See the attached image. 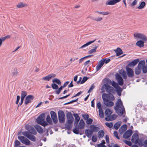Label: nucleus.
I'll return each mask as SVG.
<instances>
[{"instance_id":"obj_1","label":"nucleus","mask_w":147,"mask_h":147,"mask_svg":"<svg viewBox=\"0 0 147 147\" xmlns=\"http://www.w3.org/2000/svg\"><path fill=\"white\" fill-rule=\"evenodd\" d=\"M116 106L115 109L117 114L119 116H122L125 111L124 110V108L123 105L120 99H118L116 103Z\"/></svg>"},{"instance_id":"obj_2","label":"nucleus","mask_w":147,"mask_h":147,"mask_svg":"<svg viewBox=\"0 0 147 147\" xmlns=\"http://www.w3.org/2000/svg\"><path fill=\"white\" fill-rule=\"evenodd\" d=\"M45 113H43L38 117L36 121L38 123L45 127L48 125V123L45 121Z\"/></svg>"},{"instance_id":"obj_3","label":"nucleus","mask_w":147,"mask_h":147,"mask_svg":"<svg viewBox=\"0 0 147 147\" xmlns=\"http://www.w3.org/2000/svg\"><path fill=\"white\" fill-rule=\"evenodd\" d=\"M102 92H105L106 91L108 93H114L115 92V90L113 88L110 86L108 83H106L102 86L101 88Z\"/></svg>"},{"instance_id":"obj_4","label":"nucleus","mask_w":147,"mask_h":147,"mask_svg":"<svg viewBox=\"0 0 147 147\" xmlns=\"http://www.w3.org/2000/svg\"><path fill=\"white\" fill-rule=\"evenodd\" d=\"M145 64V61L144 60L140 61L137 67L135 68V72L136 75L139 74L141 72L142 67Z\"/></svg>"},{"instance_id":"obj_5","label":"nucleus","mask_w":147,"mask_h":147,"mask_svg":"<svg viewBox=\"0 0 147 147\" xmlns=\"http://www.w3.org/2000/svg\"><path fill=\"white\" fill-rule=\"evenodd\" d=\"M134 36L135 39L138 38L144 41H147V37L146 36L142 33L137 32L134 33Z\"/></svg>"},{"instance_id":"obj_6","label":"nucleus","mask_w":147,"mask_h":147,"mask_svg":"<svg viewBox=\"0 0 147 147\" xmlns=\"http://www.w3.org/2000/svg\"><path fill=\"white\" fill-rule=\"evenodd\" d=\"M112 85L113 86L115 89L117 93L119 96L121 95V92L122 91V89L119 86V85L122 86L123 83H111Z\"/></svg>"},{"instance_id":"obj_7","label":"nucleus","mask_w":147,"mask_h":147,"mask_svg":"<svg viewBox=\"0 0 147 147\" xmlns=\"http://www.w3.org/2000/svg\"><path fill=\"white\" fill-rule=\"evenodd\" d=\"M18 139L21 142L26 145H29L30 144V141L27 138L22 136H18Z\"/></svg>"},{"instance_id":"obj_8","label":"nucleus","mask_w":147,"mask_h":147,"mask_svg":"<svg viewBox=\"0 0 147 147\" xmlns=\"http://www.w3.org/2000/svg\"><path fill=\"white\" fill-rule=\"evenodd\" d=\"M58 116L59 122L61 123L64 122L65 119L64 113L61 111H59L58 112Z\"/></svg>"},{"instance_id":"obj_9","label":"nucleus","mask_w":147,"mask_h":147,"mask_svg":"<svg viewBox=\"0 0 147 147\" xmlns=\"http://www.w3.org/2000/svg\"><path fill=\"white\" fill-rule=\"evenodd\" d=\"M67 120V123L69 124H71L74 121V119L71 113L68 112L66 115Z\"/></svg>"},{"instance_id":"obj_10","label":"nucleus","mask_w":147,"mask_h":147,"mask_svg":"<svg viewBox=\"0 0 147 147\" xmlns=\"http://www.w3.org/2000/svg\"><path fill=\"white\" fill-rule=\"evenodd\" d=\"M50 114L53 122L54 123H56L58 121L56 113L54 111H52L50 112Z\"/></svg>"},{"instance_id":"obj_11","label":"nucleus","mask_w":147,"mask_h":147,"mask_svg":"<svg viewBox=\"0 0 147 147\" xmlns=\"http://www.w3.org/2000/svg\"><path fill=\"white\" fill-rule=\"evenodd\" d=\"M121 0H109L106 2V5H114L116 3L120 2Z\"/></svg>"},{"instance_id":"obj_12","label":"nucleus","mask_w":147,"mask_h":147,"mask_svg":"<svg viewBox=\"0 0 147 147\" xmlns=\"http://www.w3.org/2000/svg\"><path fill=\"white\" fill-rule=\"evenodd\" d=\"M56 76L55 74H50L48 76L43 78L42 79L44 80H47L49 81L52 78L55 77Z\"/></svg>"},{"instance_id":"obj_13","label":"nucleus","mask_w":147,"mask_h":147,"mask_svg":"<svg viewBox=\"0 0 147 147\" xmlns=\"http://www.w3.org/2000/svg\"><path fill=\"white\" fill-rule=\"evenodd\" d=\"M139 137L137 134H134L132 137L131 141L133 143L135 144L137 143L138 141Z\"/></svg>"},{"instance_id":"obj_14","label":"nucleus","mask_w":147,"mask_h":147,"mask_svg":"<svg viewBox=\"0 0 147 147\" xmlns=\"http://www.w3.org/2000/svg\"><path fill=\"white\" fill-rule=\"evenodd\" d=\"M126 70L127 76L131 78L134 76V71L131 68H126Z\"/></svg>"},{"instance_id":"obj_15","label":"nucleus","mask_w":147,"mask_h":147,"mask_svg":"<svg viewBox=\"0 0 147 147\" xmlns=\"http://www.w3.org/2000/svg\"><path fill=\"white\" fill-rule=\"evenodd\" d=\"M33 96L31 95H28L26 98L24 103L25 104H27L31 101L33 99Z\"/></svg>"},{"instance_id":"obj_16","label":"nucleus","mask_w":147,"mask_h":147,"mask_svg":"<svg viewBox=\"0 0 147 147\" xmlns=\"http://www.w3.org/2000/svg\"><path fill=\"white\" fill-rule=\"evenodd\" d=\"M104 63V61L100 60L99 61L98 65L96 67V70L97 71L99 70L101 67L103 66Z\"/></svg>"},{"instance_id":"obj_17","label":"nucleus","mask_w":147,"mask_h":147,"mask_svg":"<svg viewBox=\"0 0 147 147\" xmlns=\"http://www.w3.org/2000/svg\"><path fill=\"white\" fill-rule=\"evenodd\" d=\"M132 134V131L131 130H129L127 131L123 135V138H127L130 137Z\"/></svg>"},{"instance_id":"obj_18","label":"nucleus","mask_w":147,"mask_h":147,"mask_svg":"<svg viewBox=\"0 0 147 147\" xmlns=\"http://www.w3.org/2000/svg\"><path fill=\"white\" fill-rule=\"evenodd\" d=\"M26 128L30 133L34 135H36V132L35 129L31 126H28V127L26 126Z\"/></svg>"},{"instance_id":"obj_19","label":"nucleus","mask_w":147,"mask_h":147,"mask_svg":"<svg viewBox=\"0 0 147 147\" xmlns=\"http://www.w3.org/2000/svg\"><path fill=\"white\" fill-rule=\"evenodd\" d=\"M115 78L118 83H123V80L121 76L118 74H115Z\"/></svg>"},{"instance_id":"obj_20","label":"nucleus","mask_w":147,"mask_h":147,"mask_svg":"<svg viewBox=\"0 0 147 147\" xmlns=\"http://www.w3.org/2000/svg\"><path fill=\"white\" fill-rule=\"evenodd\" d=\"M27 95V93L25 91H23L22 92L21 94V100L20 103H19V105H21L23 103L24 99L25 97Z\"/></svg>"},{"instance_id":"obj_21","label":"nucleus","mask_w":147,"mask_h":147,"mask_svg":"<svg viewBox=\"0 0 147 147\" xmlns=\"http://www.w3.org/2000/svg\"><path fill=\"white\" fill-rule=\"evenodd\" d=\"M117 117L116 115H113L110 117H106L105 120L107 121H110L115 119Z\"/></svg>"},{"instance_id":"obj_22","label":"nucleus","mask_w":147,"mask_h":147,"mask_svg":"<svg viewBox=\"0 0 147 147\" xmlns=\"http://www.w3.org/2000/svg\"><path fill=\"white\" fill-rule=\"evenodd\" d=\"M90 128L92 131L94 132H97L99 129V128L98 127H96L95 125H91L90 126Z\"/></svg>"},{"instance_id":"obj_23","label":"nucleus","mask_w":147,"mask_h":147,"mask_svg":"<svg viewBox=\"0 0 147 147\" xmlns=\"http://www.w3.org/2000/svg\"><path fill=\"white\" fill-rule=\"evenodd\" d=\"M144 41L142 40H138L136 44L137 46L140 48L143 47L144 46Z\"/></svg>"},{"instance_id":"obj_24","label":"nucleus","mask_w":147,"mask_h":147,"mask_svg":"<svg viewBox=\"0 0 147 147\" xmlns=\"http://www.w3.org/2000/svg\"><path fill=\"white\" fill-rule=\"evenodd\" d=\"M85 133L86 135L88 138H90L93 133V131L91 129H86L85 131Z\"/></svg>"},{"instance_id":"obj_25","label":"nucleus","mask_w":147,"mask_h":147,"mask_svg":"<svg viewBox=\"0 0 147 147\" xmlns=\"http://www.w3.org/2000/svg\"><path fill=\"white\" fill-rule=\"evenodd\" d=\"M127 128V126L126 125H123L119 129V131L120 134H122L125 130H126Z\"/></svg>"},{"instance_id":"obj_26","label":"nucleus","mask_w":147,"mask_h":147,"mask_svg":"<svg viewBox=\"0 0 147 147\" xmlns=\"http://www.w3.org/2000/svg\"><path fill=\"white\" fill-rule=\"evenodd\" d=\"M139 61V59H135L129 63L128 64V65L129 66H131V65L134 66L137 64Z\"/></svg>"},{"instance_id":"obj_27","label":"nucleus","mask_w":147,"mask_h":147,"mask_svg":"<svg viewBox=\"0 0 147 147\" xmlns=\"http://www.w3.org/2000/svg\"><path fill=\"white\" fill-rule=\"evenodd\" d=\"M74 116L75 118L74 124L76 125H77L79 121L80 120V117L77 114H74Z\"/></svg>"},{"instance_id":"obj_28","label":"nucleus","mask_w":147,"mask_h":147,"mask_svg":"<svg viewBox=\"0 0 147 147\" xmlns=\"http://www.w3.org/2000/svg\"><path fill=\"white\" fill-rule=\"evenodd\" d=\"M35 128L40 133H42L43 132V130L42 127L38 125H36L34 126Z\"/></svg>"},{"instance_id":"obj_29","label":"nucleus","mask_w":147,"mask_h":147,"mask_svg":"<svg viewBox=\"0 0 147 147\" xmlns=\"http://www.w3.org/2000/svg\"><path fill=\"white\" fill-rule=\"evenodd\" d=\"M117 56H119L123 53V51L119 48H117L116 50H114Z\"/></svg>"},{"instance_id":"obj_30","label":"nucleus","mask_w":147,"mask_h":147,"mask_svg":"<svg viewBox=\"0 0 147 147\" xmlns=\"http://www.w3.org/2000/svg\"><path fill=\"white\" fill-rule=\"evenodd\" d=\"M85 126V123L83 119H81L78 125V128L80 129L83 128Z\"/></svg>"},{"instance_id":"obj_31","label":"nucleus","mask_w":147,"mask_h":147,"mask_svg":"<svg viewBox=\"0 0 147 147\" xmlns=\"http://www.w3.org/2000/svg\"><path fill=\"white\" fill-rule=\"evenodd\" d=\"M104 103L106 105L109 107L112 106L114 105L113 102L109 100L106 101H105V102H104Z\"/></svg>"},{"instance_id":"obj_32","label":"nucleus","mask_w":147,"mask_h":147,"mask_svg":"<svg viewBox=\"0 0 147 147\" xmlns=\"http://www.w3.org/2000/svg\"><path fill=\"white\" fill-rule=\"evenodd\" d=\"M102 98L104 102L108 100H109V95L106 93H103L102 95Z\"/></svg>"},{"instance_id":"obj_33","label":"nucleus","mask_w":147,"mask_h":147,"mask_svg":"<svg viewBox=\"0 0 147 147\" xmlns=\"http://www.w3.org/2000/svg\"><path fill=\"white\" fill-rule=\"evenodd\" d=\"M98 47V45L96 46V45H95L93 49L89 51H88V53L89 54H91L96 52V50Z\"/></svg>"},{"instance_id":"obj_34","label":"nucleus","mask_w":147,"mask_h":147,"mask_svg":"<svg viewBox=\"0 0 147 147\" xmlns=\"http://www.w3.org/2000/svg\"><path fill=\"white\" fill-rule=\"evenodd\" d=\"M112 113V111L110 109H106L105 111V115L107 117H109V116Z\"/></svg>"},{"instance_id":"obj_35","label":"nucleus","mask_w":147,"mask_h":147,"mask_svg":"<svg viewBox=\"0 0 147 147\" xmlns=\"http://www.w3.org/2000/svg\"><path fill=\"white\" fill-rule=\"evenodd\" d=\"M95 40H93V41H90L88 42L86 44H85L84 45H82V46L80 47V49H82L84 47H85L88 46L90 45L91 44L93 43L95 41Z\"/></svg>"},{"instance_id":"obj_36","label":"nucleus","mask_w":147,"mask_h":147,"mask_svg":"<svg viewBox=\"0 0 147 147\" xmlns=\"http://www.w3.org/2000/svg\"><path fill=\"white\" fill-rule=\"evenodd\" d=\"M104 133L102 130L100 131L98 133V137L99 138H100L104 136Z\"/></svg>"},{"instance_id":"obj_37","label":"nucleus","mask_w":147,"mask_h":147,"mask_svg":"<svg viewBox=\"0 0 147 147\" xmlns=\"http://www.w3.org/2000/svg\"><path fill=\"white\" fill-rule=\"evenodd\" d=\"M121 124V121H119L117 122L114 125V128L116 129H117L119 128L120 127Z\"/></svg>"},{"instance_id":"obj_38","label":"nucleus","mask_w":147,"mask_h":147,"mask_svg":"<svg viewBox=\"0 0 147 147\" xmlns=\"http://www.w3.org/2000/svg\"><path fill=\"white\" fill-rule=\"evenodd\" d=\"M18 74L17 69L15 68L13 69L11 73V75L13 76L16 77L17 76Z\"/></svg>"},{"instance_id":"obj_39","label":"nucleus","mask_w":147,"mask_h":147,"mask_svg":"<svg viewBox=\"0 0 147 147\" xmlns=\"http://www.w3.org/2000/svg\"><path fill=\"white\" fill-rule=\"evenodd\" d=\"M146 3L144 1L141 2L139 6L138 7V9H141L143 8L146 5Z\"/></svg>"},{"instance_id":"obj_40","label":"nucleus","mask_w":147,"mask_h":147,"mask_svg":"<svg viewBox=\"0 0 147 147\" xmlns=\"http://www.w3.org/2000/svg\"><path fill=\"white\" fill-rule=\"evenodd\" d=\"M92 20H94L96 22H100L101 21L102 19V18L100 17H97L96 18H94L93 17L90 18Z\"/></svg>"},{"instance_id":"obj_41","label":"nucleus","mask_w":147,"mask_h":147,"mask_svg":"<svg viewBox=\"0 0 147 147\" xmlns=\"http://www.w3.org/2000/svg\"><path fill=\"white\" fill-rule=\"evenodd\" d=\"M46 122L47 123L48 125L49 124H51L52 123V121L50 116L48 115L46 118Z\"/></svg>"},{"instance_id":"obj_42","label":"nucleus","mask_w":147,"mask_h":147,"mask_svg":"<svg viewBox=\"0 0 147 147\" xmlns=\"http://www.w3.org/2000/svg\"><path fill=\"white\" fill-rule=\"evenodd\" d=\"M119 73L122 75L124 79H127V77L126 72L125 70H123L122 73L120 72Z\"/></svg>"},{"instance_id":"obj_43","label":"nucleus","mask_w":147,"mask_h":147,"mask_svg":"<svg viewBox=\"0 0 147 147\" xmlns=\"http://www.w3.org/2000/svg\"><path fill=\"white\" fill-rule=\"evenodd\" d=\"M28 138L34 142L36 140L35 137L34 136L30 134L28 137Z\"/></svg>"},{"instance_id":"obj_44","label":"nucleus","mask_w":147,"mask_h":147,"mask_svg":"<svg viewBox=\"0 0 147 147\" xmlns=\"http://www.w3.org/2000/svg\"><path fill=\"white\" fill-rule=\"evenodd\" d=\"M102 83H112L111 81L109 78H105L102 80Z\"/></svg>"},{"instance_id":"obj_45","label":"nucleus","mask_w":147,"mask_h":147,"mask_svg":"<svg viewBox=\"0 0 147 147\" xmlns=\"http://www.w3.org/2000/svg\"><path fill=\"white\" fill-rule=\"evenodd\" d=\"M142 69L144 73H145L147 72V67L145 66V64L142 67Z\"/></svg>"},{"instance_id":"obj_46","label":"nucleus","mask_w":147,"mask_h":147,"mask_svg":"<svg viewBox=\"0 0 147 147\" xmlns=\"http://www.w3.org/2000/svg\"><path fill=\"white\" fill-rule=\"evenodd\" d=\"M22 134L27 138L30 135L29 133L27 131H24L22 132Z\"/></svg>"},{"instance_id":"obj_47","label":"nucleus","mask_w":147,"mask_h":147,"mask_svg":"<svg viewBox=\"0 0 147 147\" xmlns=\"http://www.w3.org/2000/svg\"><path fill=\"white\" fill-rule=\"evenodd\" d=\"M99 115L100 117L101 118H103L104 117V113L102 111V110H99Z\"/></svg>"},{"instance_id":"obj_48","label":"nucleus","mask_w":147,"mask_h":147,"mask_svg":"<svg viewBox=\"0 0 147 147\" xmlns=\"http://www.w3.org/2000/svg\"><path fill=\"white\" fill-rule=\"evenodd\" d=\"M82 116L85 120L87 119L89 117V115L88 114H82Z\"/></svg>"},{"instance_id":"obj_49","label":"nucleus","mask_w":147,"mask_h":147,"mask_svg":"<svg viewBox=\"0 0 147 147\" xmlns=\"http://www.w3.org/2000/svg\"><path fill=\"white\" fill-rule=\"evenodd\" d=\"M105 124L107 126L110 128H111L113 126V123H112L106 122Z\"/></svg>"},{"instance_id":"obj_50","label":"nucleus","mask_w":147,"mask_h":147,"mask_svg":"<svg viewBox=\"0 0 147 147\" xmlns=\"http://www.w3.org/2000/svg\"><path fill=\"white\" fill-rule=\"evenodd\" d=\"M92 121L93 120L92 119L90 118H88L87 120L86 123L88 124H90L92 123Z\"/></svg>"},{"instance_id":"obj_51","label":"nucleus","mask_w":147,"mask_h":147,"mask_svg":"<svg viewBox=\"0 0 147 147\" xmlns=\"http://www.w3.org/2000/svg\"><path fill=\"white\" fill-rule=\"evenodd\" d=\"M52 87L54 89H57L58 88V86L55 83H53L52 84Z\"/></svg>"},{"instance_id":"obj_52","label":"nucleus","mask_w":147,"mask_h":147,"mask_svg":"<svg viewBox=\"0 0 147 147\" xmlns=\"http://www.w3.org/2000/svg\"><path fill=\"white\" fill-rule=\"evenodd\" d=\"M92 139L93 142H96L97 140V137L96 136L94 135L92 137Z\"/></svg>"},{"instance_id":"obj_53","label":"nucleus","mask_w":147,"mask_h":147,"mask_svg":"<svg viewBox=\"0 0 147 147\" xmlns=\"http://www.w3.org/2000/svg\"><path fill=\"white\" fill-rule=\"evenodd\" d=\"M95 87V86H94V84H93L91 86L90 88H89V90H88V93H89L90 92H91L93 89H94V88Z\"/></svg>"},{"instance_id":"obj_54","label":"nucleus","mask_w":147,"mask_h":147,"mask_svg":"<svg viewBox=\"0 0 147 147\" xmlns=\"http://www.w3.org/2000/svg\"><path fill=\"white\" fill-rule=\"evenodd\" d=\"M96 106L99 110H102L101 107V105L100 103L99 102L97 104Z\"/></svg>"},{"instance_id":"obj_55","label":"nucleus","mask_w":147,"mask_h":147,"mask_svg":"<svg viewBox=\"0 0 147 147\" xmlns=\"http://www.w3.org/2000/svg\"><path fill=\"white\" fill-rule=\"evenodd\" d=\"M20 142L18 140H16L15 142V147H18V146L20 145Z\"/></svg>"},{"instance_id":"obj_56","label":"nucleus","mask_w":147,"mask_h":147,"mask_svg":"<svg viewBox=\"0 0 147 147\" xmlns=\"http://www.w3.org/2000/svg\"><path fill=\"white\" fill-rule=\"evenodd\" d=\"M25 6V5H24L23 3H20L17 5V7L18 8H22L24 7Z\"/></svg>"},{"instance_id":"obj_57","label":"nucleus","mask_w":147,"mask_h":147,"mask_svg":"<svg viewBox=\"0 0 147 147\" xmlns=\"http://www.w3.org/2000/svg\"><path fill=\"white\" fill-rule=\"evenodd\" d=\"M52 82L53 83H61L60 80L56 78L53 79Z\"/></svg>"},{"instance_id":"obj_58","label":"nucleus","mask_w":147,"mask_h":147,"mask_svg":"<svg viewBox=\"0 0 147 147\" xmlns=\"http://www.w3.org/2000/svg\"><path fill=\"white\" fill-rule=\"evenodd\" d=\"M88 78L86 76H84L80 83H84L88 79Z\"/></svg>"},{"instance_id":"obj_59","label":"nucleus","mask_w":147,"mask_h":147,"mask_svg":"<svg viewBox=\"0 0 147 147\" xmlns=\"http://www.w3.org/2000/svg\"><path fill=\"white\" fill-rule=\"evenodd\" d=\"M101 60L104 61V63H105L106 64H107V63H108L111 61L110 59L109 58L105 59H101Z\"/></svg>"},{"instance_id":"obj_60","label":"nucleus","mask_w":147,"mask_h":147,"mask_svg":"<svg viewBox=\"0 0 147 147\" xmlns=\"http://www.w3.org/2000/svg\"><path fill=\"white\" fill-rule=\"evenodd\" d=\"M114 99V97L112 94H110L109 95V100H113Z\"/></svg>"},{"instance_id":"obj_61","label":"nucleus","mask_w":147,"mask_h":147,"mask_svg":"<svg viewBox=\"0 0 147 147\" xmlns=\"http://www.w3.org/2000/svg\"><path fill=\"white\" fill-rule=\"evenodd\" d=\"M138 2L137 0H134L133 2L131 4V5L132 6H134L136 5Z\"/></svg>"},{"instance_id":"obj_62","label":"nucleus","mask_w":147,"mask_h":147,"mask_svg":"<svg viewBox=\"0 0 147 147\" xmlns=\"http://www.w3.org/2000/svg\"><path fill=\"white\" fill-rule=\"evenodd\" d=\"M73 131L75 134H78L79 133V130L78 129L76 128L73 129Z\"/></svg>"},{"instance_id":"obj_63","label":"nucleus","mask_w":147,"mask_h":147,"mask_svg":"<svg viewBox=\"0 0 147 147\" xmlns=\"http://www.w3.org/2000/svg\"><path fill=\"white\" fill-rule=\"evenodd\" d=\"M111 12L108 11H103V15H107L110 14Z\"/></svg>"},{"instance_id":"obj_64","label":"nucleus","mask_w":147,"mask_h":147,"mask_svg":"<svg viewBox=\"0 0 147 147\" xmlns=\"http://www.w3.org/2000/svg\"><path fill=\"white\" fill-rule=\"evenodd\" d=\"M114 134L115 137L118 139H119V136L118 135V133L116 131H115L114 132Z\"/></svg>"}]
</instances>
